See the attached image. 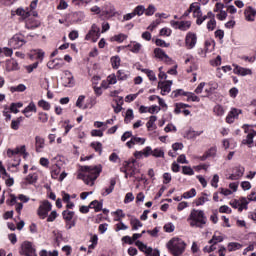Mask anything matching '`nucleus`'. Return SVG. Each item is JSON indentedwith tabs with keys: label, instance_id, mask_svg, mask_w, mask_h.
Segmentation results:
<instances>
[{
	"label": "nucleus",
	"instance_id": "2f4dec72",
	"mask_svg": "<svg viewBox=\"0 0 256 256\" xmlns=\"http://www.w3.org/2000/svg\"><path fill=\"white\" fill-rule=\"evenodd\" d=\"M10 205H16L17 213H21L23 210V203H17V197L15 195L10 196Z\"/></svg>",
	"mask_w": 256,
	"mask_h": 256
},
{
	"label": "nucleus",
	"instance_id": "4c0bfd02",
	"mask_svg": "<svg viewBox=\"0 0 256 256\" xmlns=\"http://www.w3.org/2000/svg\"><path fill=\"white\" fill-rule=\"evenodd\" d=\"M213 112H214V115H216L217 117H223V115H225V108L217 104L216 106H214Z\"/></svg>",
	"mask_w": 256,
	"mask_h": 256
},
{
	"label": "nucleus",
	"instance_id": "864d4df0",
	"mask_svg": "<svg viewBox=\"0 0 256 256\" xmlns=\"http://www.w3.org/2000/svg\"><path fill=\"white\" fill-rule=\"evenodd\" d=\"M240 203V213L243 211V209H247V206L249 205V199L246 197H241L239 200Z\"/></svg>",
	"mask_w": 256,
	"mask_h": 256
},
{
	"label": "nucleus",
	"instance_id": "3c124183",
	"mask_svg": "<svg viewBox=\"0 0 256 256\" xmlns=\"http://www.w3.org/2000/svg\"><path fill=\"white\" fill-rule=\"evenodd\" d=\"M111 65L114 69H119L121 66V58L119 56H113L111 58Z\"/></svg>",
	"mask_w": 256,
	"mask_h": 256
},
{
	"label": "nucleus",
	"instance_id": "39448f33",
	"mask_svg": "<svg viewBox=\"0 0 256 256\" xmlns=\"http://www.w3.org/2000/svg\"><path fill=\"white\" fill-rule=\"evenodd\" d=\"M25 36L22 34H15L8 42L9 47L11 49H21L23 45H25Z\"/></svg>",
	"mask_w": 256,
	"mask_h": 256
},
{
	"label": "nucleus",
	"instance_id": "20e7f679",
	"mask_svg": "<svg viewBox=\"0 0 256 256\" xmlns=\"http://www.w3.org/2000/svg\"><path fill=\"white\" fill-rule=\"evenodd\" d=\"M99 37H101V28L97 24H93L91 29L85 36L86 41H92V43H97Z\"/></svg>",
	"mask_w": 256,
	"mask_h": 256
},
{
	"label": "nucleus",
	"instance_id": "f03ea898",
	"mask_svg": "<svg viewBox=\"0 0 256 256\" xmlns=\"http://www.w3.org/2000/svg\"><path fill=\"white\" fill-rule=\"evenodd\" d=\"M166 247L173 256H183L185 249H187V243L181 238L174 237L167 244Z\"/></svg>",
	"mask_w": 256,
	"mask_h": 256
},
{
	"label": "nucleus",
	"instance_id": "473e14b6",
	"mask_svg": "<svg viewBox=\"0 0 256 256\" xmlns=\"http://www.w3.org/2000/svg\"><path fill=\"white\" fill-rule=\"evenodd\" d=\"M255 138V134L248 133L245 139L242 140V145H247L249 148L253 147V139Z\"/></svg>",
	"mask_w": 256,
	"mask_h": 256
},
{
	"label": "nucleus",
	"instance_id": "58836bf2",
	"mask_svg": "<svg viewBox=\"0 0 256 256\" xmlns=\"http://www.w3.org/2000/svg\"><path fill=\"white\" fill-rule=\"evenodd\" d=\"M27 86L24 84H19L18 86H11L10 92L11 93H23V91H26Z\"/></svg>",
	"mask_w": 256,
	"mask_h": 256
},
{
	"label": "nucleus",
	"instance_id": "ea45409f",
	"mask_svg": "<svg viewBox=\"0 0 256 256\" xmlns=\"http://www.w3.org/2000/svg\"><path fill=\"white\" fill-rule=\"evenodd\" d=\"M223 236L219 233H215L211 240H209L210 244L217 245V243H223Z\"/></svg>",
	"mask_w": 256,
	"mask_h": 256
},
{
	"label": "nucleus",
	"instance_id": "c85d7f7f",
	"mask_svg": "<svg viewBox=\"0 0 256 256\" xmlns=\"http://www.w3.org/2000/svg\"><path fill=\"white\" fill-rule=\"evenodd\" d=\"M35 141L36 151L37 153H41V151H43V149L45 148V139L41 138L40 136H36Z\"/></svg>",
	"mask_w": 256,
	"mask_h": 256
},
{
	"label": "nucleus",
	"instance_id": "5701e85b",
	"mask_svg": "<svg viewBox=\"0 0 256 256\" xmlns=\"http://www.w3.org/2000/svg\"><path fill=\"white\" fill-rule=\"evenodd\" d=\"M22 113L25 115V117H31L29 113H37V106L35 105V102H30L29 105L24 108Z\"/></svg>",
	"mask_w": 256,
	"mask_h": 256
},
{
	"label": "nucleus",
	"instance_id": "0e129e2a",
	"mask_svg": "<svg viewBox=\"0 0 256 256\" xmlns=\"http://www.w3.org/2000/svg\"><path fill=\"white\" fill-rule=\"evenodd\" d=\"M134 115H133V110L128 109L126 111V116H125V123H131L133 121Z\"/></svg>",
	"mask_w": 256,
	"mask_h": 256
},
{
	"label": "nucleus",
	"instance_id": "bb28decb",
	"mask_svg": "<svg viewBox=\"0 0 256 256\" xmlns=\"http://www.w3.org/2000/svg\"><path fill=\"white\" fill-rule=\"evenodd\" d=\"M16 15H18V17H21V19H28V17H31L32 14L29 8H18L16 10Z\"/></svg>",
	"mask_w": 256,
	"mask_h": 256
},
{
	"label": "nucleus",
	"instance_id": "72a5a7b5",
	"mask_svg": "<svg viewBox=\"0 0 256 256\" xmlns=\"http://www.w3.org/2000/svg\"><path fill=\"white\" fill-rule=\"evenodd\" d=\"M90 209H94L96 213H99L101 209H103V202H99L98 200H94L89 205Z\"/></svg>",
	"mask_w": 256,
	"mask_h": 256
},
{
	"label": "nucleus",
	"instance_id": "49530a36",
	"mask_svg": "<svg viewBox=\"0 0 256 256\" xmlns=\"http://www.w3.org/2000/svg\"><path fill=\"white\" fill-rule=\"evenodd\" d=\"M51 175L53 179H58V177L61 175V167L59 165L52 166Z\"/></svg>",
	"mask_w": 256,
	"mask_h": 256
},
{
	"label": "nucleus",
	"instance_id": "ddd939ff",
	"mask_svg": "<svg viewBox=\"0 0 256 256\" xmlns=\"http://www.w3.org/2000/svg\"><path fill=\"white\" fill-rule=\"evenodd\" d=\"M154 55L156 59H159L160 61H164V63L171 64L173 62L171 57H169V55H167V53H165V51L161 48L154 49Z\"/></svg>",
	"mask_w": 256,
	"mask_h": 256
},
{
	"label": "nucleus",
	"instance_id": "9d476101",
	"mask_svg": "<svg viewBox=\"0 0 256 256\" xmlns=\"http://www.w3.org/2000/svg\"><path fill=\"white\" fill-rule=\"evenodd\" d=\"M241 113H243L241 109L231 108L226 116V123H228L229 125L235 123V121L239 119V115H241Z\"/></svg>",
	"mask_w": 256,
	"mask_h": 256
},
{
	"label": "nucleus",
	"instance_id": "dca6fc26",
	"mask_svg": "<svg viewBox=\"0 0 256 256\" xmlns=\"http://www.w3.org/2000/svg\"><path fill=\"white\" fill-rule=\"evenodd\" d=\"M233 67V73H235V75H240L241 77H246V75H253V71H251L249 68H244L237 64H233Z\"/></svg>",
	"mask_w": 256,
	"mask_h": 256
},
{
	"label": "nucleus",
	"instance_id": "393cba45",
	"mask_svg": "<svg viewBox=\"0 0 256 256\" xmlns=\"http://www.w3.org/2000/svg\"><path fill=\"white\" fill-rule=\"evenodd\" d=\"M116 183L117 181H115V179H111L110 186L108 188L103 189L101 192V195L103 197H107V195H111V193H113V190L115 189Z\"/></svg>",
	"mask_w": 256,
	"mask_h": 256
},
{
	"label": "nucleus",
	"instance_id": "a211bd4d",
	"mask_svg": "<svg viewBox=\"0 0 256 256\" xmlns=\"http://www.w3.org/2000/svg\"><path fill=\"white\" fill-rule=\"evenodd\" d=\"M244 17H245L246 21L253 23V21H255V17H256V9L253 8V6H248L244 10Z\"/></svg>",
	"mask_w": 256,
	"mask_h": 256
},
{
	"label": "nucleus",
	"instance_id": "423d86ee",
	"mask_svg": "<svg viewBox=\"0 0 256 256\" xmlns=\"http://www.w3.org/2000/svg\"><path fill=\"white\" fill-rule=\"evenodd\" d=\"M52 207L53 206L51 205V203L47 200L41 202L37 210L38 217H40V219H47L49 211H51Z\"/></svg>",
	"mask_w": 256,
	"mask_h": 256
},
{
	"label": "nucleus",
	"instance_id": "338daca9",
	"mask_svg": "<svg viewBox=\"0 0 256 256\" xmlns=\"http://www.w3.org/2000/svg\"><path fill=\"white\" fill-rule=\"evenodd\" d=\"M40 256H59V252L57 250H54L52 252H49L47 250H42L40 252Z\"/></svg>",
	"mask_w": 256,
	"mask_h": 256
},
{
	"label": "nucleus",
	"instance_id": "de8ad7c7",
	"mask_svg": "<svg viewBox=\"0 0 256 256\" xmlns=\"http://www.w3.org/2000/svg\"><path fill=\"white\" fill-rule=\"evenodd\" d=\"M117 78L119 81H127V79H129V72H126L125 70H118Z\"/></svg>",
	"mask_w": 256,
	"mask_h": 256
},
{
	"label": "nucleus",
	"instance_id": "7ed1b4c3",
	"mask_svg": "<svg viewBox=\"0 0 256 256\" xmlns=\"http://www.w3.org/2000/svg\"><path fill=\"white\" fill-rule=\"evenodd\" d=\"M190 227H197L203 229L207 225V216L203 210L193 209L188 217Z\"/></svg>",
	"mask_w": 256,
	"mask_h": 256
},
{
	"label": "nucleus",
	"instance_id": "603ef678",
	"mask_svg": "<svg viewBox=\"0 0 256 256\" xmlns=\"http://www.w3.org/2000/svg\"><path fill=\"white\" fill-rule=\"evenodd\" d=\"M155 11H157V8L155 7V5L150 4L144 11L145 15L147 17H151L152 15H155Z\"/></svg>",
	"mask_w": 256,
	"mask_h": 256
},
{
	"label": "nucleus",
	"instance_id": "b1692460",
	"mask_svg": "<svg viewBox=\"0 0 256 256\" xmlns=\"http://www.w3.org/2000/svg\"><path fill=\"white\" fill-rule=\"evenodd\" d=\"M128 49H130L131 53H139L143 47L141 43L139 42H130L127 46Z\"/></svg>",
	"mask_w": 256,
	"mask_h": 256
},
{
	"label": "nucleus",
	"instance_id": "4468645a",
	"mask_svg": "<svg viewBox=\"0 0 256 256\" xmlns=\"http://www.w3.org/2000/svg\"><path fill=\"white\" fill-rule=\"evenodd\" d=\"M171 85H173L171 80L158 82V89H161V95H169L171 93Z\"/></svg>",
	"mask_w": 256,
	"mask_h": 256
},
{
	"label": "nucleus",
	"instance_id": "f3484780",
	"mask_svg": "<svg viewBox=\"0 0 256 256\" xmlns=\"http://www.w3.org/2000/svg\"><path fill=\"white\" fill-rule=\"evenodd\" d=\"M146 141H147V139H145V138L132 136L130 141H128L126 143V147H128V149H133V147H135V145H145Z\"/></svg>",
	"mask_w": 256,
	"mask_h": 256
},
{
	"label": "nucleus",
	"instance_id": "052dcab7",
	"mask_svg": "<svg viewBox=\"0 0 256 256\" xmlns=\"http://www.w3.org/2000/svg\"><path fill=\"white\" fill-rule=\"evenodd\" d=\"M38 120L40 123H47V121H49V115L45 112H40L38 114Z\"/></svg>",
	"mask_w": 256,
	"mask_h": 256
},
{
	"label": "nucleus",
	"instance_id": "c756f323",
	"mask_svg": "<svg viewBox=\"0 0 256 256\" xmlns=\"http://www.w3.org/2000/svg\"><path fill=\"white\" fill-rule=\"evenodd\" d=\"M152 157L156 159H165V150L161 147L155 148L152 150Z\"/></svg>",
	"mask_w": 256,
	"mask_h": 256
},
{
	"label": "nucleus",
	"instance_id": "9b49d317",
	"mask_svg": "<svg viewBox=\"0 0 256 256\" xmlns=\"http://www.w3.org/2000/svg\"><path fill=\"white\" fill-rule=\"evenodd\" d=\"M117 15V10L115 9V6L111 3L104 5L102 8V17H105L106 19H111V17H115Z\"/></svg>",
	"mask_w": 256,
	"mask_h": 256
},
{
	"label": "nucleus",
	"instance_id": "412c9836",
	"mask_svg": "<svg viewBox=\"0 0 256 256\" xmlns=\"http://www.w3.org/2000/svg\"><path fill=\"white\" fill-rule=\"evenodd\" d=\"M130 225L132 227V231H139V229L143 227V223L139 219L135 218V216L130 217Z\"/></svg>",
	"mask_w": 256,
	"mask_h": 256
},
{
	"label": "nucleus",
	"instance_id": "13d9d810",
	"mask_svg": "<svg viewBox=\"0 0 256 256\" xmlns=\"http://www.w3.org/2000/svg\"><path fill=\"white\" fill-rule=\"evenodd\" d=\"M187 92L183 89H178L172 92V97L177 98V97H186Z\"/></svg>",
	"mask_w": 256,
	"mask_h": 256
},
{
	"label": "nucleus",
	"instance_id": "e2e57ef3",
	"mask_svg": "<svg viewBox=\"0 0 256 256\" xmlns=\"http://www.w3.org/2000/svg\"><path fill=\"white\" fill-rule=\"evenodd\" d=\"M216 27H217V21L214 18L210 19L207 23L208 31H214Z\"/></svg>",
	"mask_w": 256,
	"mask_h": 256
},
{
	"label": "nucleus",
	"instance_id": "5fc2aeb1",
	"mask_svg": "<svg viewBox=\"0 0 256 256\" xmlns=\"http://www.w3.org/2000/svg\"><path fill=\"white\" fill-rule=\"evenodd\" d=\"M142 73H145L150 81H157V76L155 75V72H153V70L143 69Z\"/></svg>",
	"mask_w": 256,
	"mask_h": 256
},
{
	"label": "nucleus",
	"instance_id": "79ce46f5",
	"mask_svg": "<svg viewBox=\"0 0 256 256\" xmlns=\"http://www.w3.org/2000/svg\"><path fill=\"white\" fill-rule=\"evenodd\" d=\"M116 221H119V223L116 224V228H115L116 232L127 231V229H129V226L125 225V223H123V221H121V218H117Z\"/></svg>",
	"mask_w": 256,
	"mask_h": 256
},
{
	"label": "nucleus",
	"instance_id": "4d7b16f0",
	"mask_svg": "<svg viewBox=\"0 0 256 256\" xmlns=\"http://www.w3.org/2000/svg\"><path fill=\"white\" fill-rule=\"evenodd\" d=\"M38 107H41L44 111H49L51 109V104L45 100L38 101Z\"/></svg>",
	"mask_w": 256,
	"mask_h": 256
},
{
	"label": "nucleus",
	"instance_id": "2eb2a0df",
	"mask_svg": "<svg viewBox=\"0 0 256 256\" xmlns=\"http://www.w3.org/2000/svg\"><path fill=\"white\" fill-rule=\"evenodd\" d=\"M37 179H39V175L37 173H30L22 180L21 186L27 187V185H35V183H37Z\"/></svg>",
	"mask_w": 256,
	"mask_h": 256
},
{
	"label": "nucleus",
	"instance_id": "680f3d73",
	"mask_svg": "<svg viewBox=\"0 0 256 256\" xmlns=\"http://www.w3.org/2000/svg\"><path fill=\"white\" fill-rule=\"evenodd\" d=\"M187 107H191L189 104L178 103L176 104L175 113L179 114L183 109H187Z\"/></svg>",
	"mask_w": 256,
	"mask_h": 256
},
{
	"label": "nucleus",
	"instance_id": "a878e982",
	"mask_svg": "<svg viewBox=\"0 0 256 256\" xmlns=\"http://www.w3.org/2000/svg\"><path fill=\"white\" fill-rule=\"evenodd\" d=\"M19 63L15 59H10L6 61V71H18Z\"/></svg>",
	"mask_w": 256,
	"mask_h": 256
},
{
	"label": "nucleus",
	"instance_id": "69168bd1",
	"mask_svg": "<svg viewBox=\"0 0 256 256\" xmlns=\"http://www.w3.org/2000/svg\"><path fill=\"white\" fill-rule=\"evenodd\" d=\"M107 129V127L102 128L101 130L94 129L91 131L92 137H103V132Z\"/></svg>",
	"mask_w": 256,
	"mask_h": 256
},
{
	"label": "nucleus",
	"instance_id": "aec40b11",
	"mask_svg": "<svg viewBox=\"0 0 256 256\" xmlns=\"http://www.w3.org/2000/svg\"><path fill=\"white\" fill-rule=\"evenodd\" d=\"M63 65H64L63 60L59 58L52 59L47 63L48 69H56V70L61 69Z\"/></svg>",
	"mask_w": 256,
	"mask_h": 256
},
{
	"label": "nucleus",
	"instance_id": "a18cd8bd",
	"mask_svg": "<svg viewBox=\"0 0 256 256\" xmlns=\"http://www.w3.org/2000/svg\"><path fill=\"white\" fill-rule=\"evenodd\" d=\"M215 49V42L213 41H206L205 42V48H204V55H207V53H211Z\"/></svg>",
	"mask_w": 256,
	"mask_h": 256
},
{
	"label": "nucleus",
	"instance_id": "6ab92c4d",
	"mask_svg": "<svg viewBox=\"0 0 256 256\" xmlns=\"http://www.w3.org/2000/svg\"><path fill=\"white\" fill-rule=\"evenodd\" d=\"M208 201L209 194L203 192L198 198L194 200L193 205H195V207H201L205 205V203H208Z\"/></svg>",
	"mask_w": 256,
	"mask_h": 256
},
{
	"label": "nucleus",
	"instance_id": "4be33fe9",
	"mask_svg": "<svg viewBox=\"0 0 256 256\" xmlns=\"http://www.w3.org/2000/svg\"><path fill=\"white\" fill-rule=\"evenodd\" d=\"M201 135H203V131H195L193 129H189L184 133L186 139H197Z\"/></svg>",
	"mask_w": 256,
	"mask_h": 256
},
{
	"label": "nucleus",
	"instance_id": "09e8293b",
	"mask_svg": "<svg viewBox=\"0 0 256 256\" xmlns=\"http://www.w3.org/2000/svg\"><path fill=\"white\" fill-rule=\"evenodd\" d=\"M197 195V190L195 188L190 189L187 192H184L182 195L183 199H193Z\"/></svg>",
	"mask_w": 256,
	"mask_h": 256
},
{
	"label": "nucleus",
	"instance_id": "f257e3e1",
	"mask_svg": "<svg viewBox=\"0 0 256 256\" xmlns=\"http://www.w3.org/2000/svg\"><path fill=\"white\" fill-rule=\"evenodd\" d=\"M80 173L77 175V179H82L86 185L93 187L95 185V181L99 175H101V171H103V166H82Z\"/></svg>",
	"mask_w": 256,
	"mask_h": 256
},
{
	"label": "nucleus",
	"instance_id": "f704fd0d",
	"mask_svg": "<svg viewBox=\"0 0 256 256\" xmlns=\"http://www.w3.org/2000/svg\"><path fill=\"white\" fill-rule=\"evenodd\" d=\"M62 217L66 222L73 221V217H75V212L69 211V210H64L62 212Z\"/></svg>",
	"mask_w": 256,
	"mask_h": 256
},
{
	"label": "nucleus",
	"instance_id": "1a4fd4ad",
	"mask_svg": "<svg viewBox=\"0 0 256 256\" xmlns=\"http://www.w3.org/2000/svg\"><path fill=\"white\" fill-rule=\"evenodd\" d=\"M197 45V34L195 32H188L185 36L186 49H195Z\"/></svg>",
	"mask_w": 256,
	"mask_h": 256
},
{
	"label": "nucleus",
	"instance_id": "37998d69",
	"mask_svg": "<svg viewBox=\"0 0 256 256\" xmlns=\"http://www.w3.org/2000/svg\"><path fill=\"white\" fill-rule=\"evenodd\" d=\"M215 155H217V147H211L204 156H202V161H205V159H207V157H215Z\"/></svg>",
	"mask_w": 256,
	"mask_h": 256
},
{
	"label": "nucleus",
	"instance_id": "6e6d98bb",
	"mask_svg": "<svg viewBox=\"0 0 256 256\" xmlns=\"http://www.w3.org/2000/svg\"><path fill=\"white\" fill-rule=\"evenodd\" d=\"M126 39H127V35L117 34L111 38V41H116V43H123V41H125Z\"/></svg>",
	"mask_w": 256,
	"mask_h": 256
},
{
	"label": "nucleus",
	"instance_id": "e433bc0d",
	"mask_svg": "<svg viewBox=\"0 0 256 256\" xmlns=\"http://www.w3.org/2000/svg\"><path fill=\"white\" fill-rule=\"evenodd\" d=\"M25 27L26 29H37V27H39V24L34 19L29 18L25 22Z\"/></svg>",
	"mask_w": 256,
	"mask_h": 256
},
{
	"label": "nucleus",
	"instance_id": "c03bdc74",
	"mask_svg": "<svg viewBox=\"0 0 256 256\" xmlns=\"http://www.w3.org/2000/svg\"><path fill=\"white\" fill-rule=\"evenodd\" d=\"M186 97L187 101H192V103H199V101H201V98H199V96L195 95L193 92H187Z\"/></svg>",
	"mask_w": 256,
	"mask_h": 256
},
{
	"label": "nucleus",
	"instance_id": "7c9ffc66",
	"mask_svg": "<svg viewBox=\"0 0 256 256\" xmlns=\"http://www.w3.org/2000/svg\"><path fill=\"white\" fill-rule=\"evenodd\" d=\"M222 145L224 149H235V147H237V142L233 139H224Z\"/></svg>",
	"mask_w": 256,
	"mask_h": 256
},
{
	"label": "nucleus",
	"instance_id": "8fccbe9b",
	"mask_svg": "<svg viewBox=\"0 0 256 256\" xmlns=\"http://www.w3.org/2000/svg\"><path fill=\"white\" fill-rule=\"evenodd\" d=\"M91 147L96 151V153H99V155L103 153V144H101V142H92Z\"/></svg>",
	"mask_w": 256,
	"mask_h": 256
},
{
	"label": "nucleus",
	"instance_id": "cd10ccee",
	"mask_svg": "<svg viewBox=\"0 0 256 256\" xmlns=\"http://www.w3.org/2000/svg\"><path fill=\"white\" fill-rule=\"evenodd\" d=\"M157 116H150L148 122L146 123V127L149 131H155L157 129Z\"/></svg>",
	"mask_w": 256,
	"mask_h": 256
},
{
	"label": "nucleus",
	"instance_id": "bf43d9fd",
	"mask_svg": "<svg viewBox=\"0 0 256 256\" xmlns=\"http://www.w3.org/2000/svg\"><path fill=\"white\" fill-rule=\"evenodd\" d=\"M182 173L183 175H189V176L195 175V171L190 166H183Z\"/></svg>",
	"mask_w": 256,
	"mask_h": 256
},
{
	"label": "nucleus",
	"instance_id": "6e6552de",
	"mask_svg": "<svg viewBox=\"0 0 256 256\" xmlns=\"http://www.w3.org/2000/svg\"><path fill=\"white\" fill-rule=\"evenodd\" d=\"M20 253L21 255H25V256H37L35 247H33V244L29 241H26L21 245Z\"/></svg>",
	"mask_w": 256,
	"mask_h": 256
},
{
	"label": "nucleus",
	"instance_id": "c9c22d12",
	"mask_svg": "<svg viewBox=\"0 0 256 256\" xmlns=\"http://www.w3.org/2000/svg\"><path fill=\"white\" fill-rule=\"evenodd\" d=\"M242 247L243 245L239 244L238 242H230L227 245V249L230 253L233 251H239V249H241Z\"/></svg>",
	"mask_w": 256,
	"mask_h": 256
},
{
	"label": "nucleus",
	"instance_id": "a19ab883",
	"mask_svg": "<svg viewBox=\"0 0 256 256\" xmlns=\"http://www.w3.org/2000/svg\"><path fill=\"white\" fill-rule=\"evenodd\" d=\"M21 123H23V117H18L16 120H12L10 127L14 131H18Z\"/></svg>",
	"mask_w": 256,
	"mask_h": 256
},
{
	"label": "nucleus",
	"instance_id": "f8f14e48",
	"mask_svg": "<svg viewBox=\"0 0 256 256\" xmlns=\"http://www.w3.org/2000/svg\"><path fill=\"white\" fill-rule=\"evenodd\" d=\"M62 85L64 87H74L75 86V78L73 77V74L66 70L64 72V77H62Z\"/></svg>",
	"mask_w": 256,
	"mask_h": 256
},
{
	"label": "nucleus",
	"instance_id": "774afa93",
	"mask_svg": "<svg viewBox=\"0 0 256 256\" xmlns=\"http://www.w3.org/2000/svg\"><path fill=\"white\" fill-rule=\"evenodd\" d=\"M134 13L135 15H138V17H141V15H143V13H145V6L143 5H139L134 9Z\"/></svg>",
	"mask_w": 256,
	"mask_h": 256
},
{
	"label": "nucleus",
	"instance_id": "0eeeda50",
	"mask_svg": "<svg viewBox=\"0 0 256 256\" xmlns=\"http://www.w3.org/2000/svg\"><path fill=\"white\" fill-rule=\"evenodd\" d=\"M170 25L173 29H179V31H189L191 29V21H170Z\"/></svg>",
	"mask_w": 256,
	"mask_h": 256
}]
</instances>
